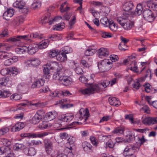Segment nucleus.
Instances as JSON below:
<instances>
[{
  "mask_svg": "<svg viewBox=\"0 0 157 157\" xmlns=\"http://www.w3.org/2000/svg\"><path fill=\"white\" fill-rule=\"evenodd\" d=\"M43 68V71L44 75H47L48 77H47V78H48L50 76V70H52V71H56L57 73H60L61 71H64L61 65L59 64L58 62L54 61L48 62L44 66Z\"/></svg>",
  "mask_w": 157,
  "mask_h": 157,
  "instance_id": "1",
  "label": "nucleus"
},
{
  "mask_svg": "<svg viewBox=\"0 0 157 157\" xmlns=\"http://www.w3.org/2000/svg\"><path fill=\"white\" fill-rule=\"evenodd\" d=\"M129 15L127 14H123L121 17L117 18V22L125 30H130L133 27V22L128 19Z\"/></svg>",
  "mask_w": 157,
  "mask_h": 157,
  "instance_id": "2",
  "label": "nucleus"
},
{
  "mask_svg": "<svg viewBox=\"0 0 157 157\" xmlns=\"http://www.w3.org/2000/svg\"><path fill=\"white\" fill-rule=\"evenodd\" d=\"M63 71L54 74L53 78L55 80H58L60 82L65 86H69L73 82L72 79L70 76L63 75Z\"/></svg>",
  "mask_w": 157,
  "mask_h": 157,
  "instance_id": "3",
  "label": "nucleus"
},
{
  "mask_svg": "<svg viewBox=\"0 0 157 157\" xmlns=\"http://www.w3.org/2000/svg\"><path fill=\"white\" fill-rule=\"evenodd\" d=\"M12 46L9 45L7 43H0V59H2L10 58L12 56L11 53H6L4 51H9L12 49Z\"/></svg>",
  "mask_w": 157,
  "mask_h": 157,
  "instance_id": "4",
  "label": "nucleus"
},
{
  "mask_svg": "<svg viewBox=\"0 0 157 157\" xmlns=\"http://www.w3.org/2000/svg\"><path fill=\"white\" fill-rule=\"evenodd\" d=\"M86 86L88 88L80 89L78 90L79 93L84 95H89L93 94L94 91L97 92L99 88L98 86L92 83H87Z\"/></svg>",
  "mask_w": 157,
  "mask_h": 157,
  "instance_id": "5",
  "label": "nucleus"
},
{
  "mask_svg": "<svg viewBox=\"0 0 157 157\" xmlns=\"http://www.w3.org/2000/svg\"><path fill=\"white\" fill-rule=\"evenodd\" d=\"M32 38H37L41 39L43 37L42 35H40L37 33H35L31 34L30 35H23V36H14L13 37H11L10 38V40L12 41H19L21 40H29V36Z\"/></svg>",
  "mask_w": 157,
  "mask_h": 157,
  "instance_id": "6",
  "label": "nucleus"
},
{
  "mask_svg": "<svg viewBox=\"0 0 157 157\" xmlns=\"http://www.w3.org/2000/svg\"><path fill=\"white\" fill-rule=\"evenodd\" d=\"M112 66V62L108 59H105L98 64V68L101 72H105L109 70Z\"/></svg>",
  "mask_w": 157,
  "mask_h": 157,
  "instance_id": "7",
  "label": "nucleus"
},
{
  "mask_svg": "<svg viewBox=\"0 0 157 157\" xmlns=\"http://www.w3.org/2000/svg\"><path fill=\"white\" fill-rule=\"evenodd\" d=\"M75 138L71 136L68 140V142L66 144V147L65 149V152L67 154V157H73L74 154L72 151V146L75 141Z\"/></svg>",
  "mask_w": 157,
  "mask_h": 157,
  "instance_id": "8",
  "label": "nucleus"
},
{
  "mask_svg": "<svg viewBox=\"0 0 157 157\" xmlns=\"http://www.w3.org/2000/svg\"><path fill=\"white\" fill-rule=\"evenodd\" d=\"M89 115V111L87 109H84L82 108L80 110L79 113L76 115L75 119L78 121H81L84 119L86 121L88 119Z\"/></svg>",
  "mask_w": 157,
  "mask_h": 157,
  "instance_id": "9",
  "label": "nucleus"
},
{
  "mask_svg": "<svg viewBox=\"0 0 157 157\" xmlns=\"http://www.w3.org/2000/svg\"><path fill=\"white\" fill-rule=\"evenodd\" d=\"M44 114V112L43 110H38L32 118V123L33 124H36L39 123L40 120L43 118Z\"/></svg>",
  "mask_w": 157,
  "mask_h": 157,
  "instance_id": "10",
  "label": "nucleus"
},
{
  "mask_svg": "<svg viewBox=\"0 0 157 157\" xmlns=\"http://www.w3.org/2000/svg\"><path fill=\"white\" fill-rule=\"evenodd\" d=\"M143 15L144 19L150 22L153 21L155 18L153 12L149 9L144 10L143 12Z\"/></svg>",
  "mask_w": 157,
  "mask_h": 157,
  "instance_id": "11",
  "label": "nucleus"
},
{
  "mask_svg": "<svg viewBox=\"0 0 157 157\" xmlns=\"http://www.w3.org/2000/svg\"><path fill=\"white\" fill-rule=\"evenodd\" d=\"M62 19L61 16H56L54 18H50V17L48 16V17L45 16L41 19L40 22L42 24H45L46 23H48L49 25H51L54 22H55L58 20H60Z\"/></svg>",
  "mask_w": 157,
  "mask_h": 157,
  "instance_id": "12",
  "label": "nucleus"
},
{
  "mask_svg": "<svg viewBox=\"0 0 157 157\" xmlns=\"http://www.w3.org/2000/svg\"><path fill=\"white\" fill-rule=\"evenodd\" d=\"M38 44L35 43H32L26 45L25 47L27 48L26 49V52L30 55L34 54L38 50Z\"/></svg>",
  "mask_w": 157,
  "mask_h": 157,
  "instance_id": "13",
  "label": "nucleus"
},
{
  "mask_svg": "<svg viewBox=\"0 0 157 157\" xmlns=\"http://www.w3.org/2000/svg\"><path fill=\"white\" fill-rule=\"evenodd\" d=\"M128 62V63L130 64V67L129 68L130 69L135 72H139V69L137 67V63L134 60L132 61L129 59V61L128 60H125L124 61L125 63H126Z\"/></svg>",
  "mask_w": 157,
  "mask_h": 157,
  "instance_id": "14",
  "label": "nucleus"
},
{
  "mask_svg": "<svg viewBox=\"0 0 157 157\" xmlns=\"http://www.w3.org/2000/svg\"><path fill=\"white\" fill-rule=\"evenodd\" d=\"M74 115L72 113H68L59 116V119L62 122H69L74 118Z\"/></svg>",
  "mask_w": 157,
  "mask_h": 157,
  "instance_id": "15",
  "label": "nucleus"
},
{
  "mask_svg": "<svg viewBox=\"0 0 157 157\" xmlns=\"http://www.w3.org/2000/svg\"><path fill=\"white\" fill-rule=\"evenodd\" d=\"M145 125H151L157 123V117H147L144 118L142 121Z\"/></svg>",
  "mask_w": 157,
  "mask_h": 157,
  "instance_id": "16",
  "label": "nucleus"
},
{
  "mask_svg": "<svg viewBox=\"0 0 157 157\" xmlns=\"http://www.w3.org/2000/svg\"><path fill=\"white\" fill-rule=\"evenodd\" d=\"M135 139L136 140V143L140 146L147 141V140L145 138L144 136L142 134H140L136 135L135 136Z\"/></svg>",
  "mask_w": 157,
  "mask_h": 157,
  "instance_id": "17",
  "label": "nucleus"
},
{
  "mask_svg": "<svg viewBox=\"0 0 157 157\" xmlns=\"http://www.w3.org/2000/svg\"><path fill=\"white\" fill-rule=\"evenodd\" d=\"M57 115V113L55 111L49 112L46 113L43 118L45 121H50L54 119Z\"/></svg>",
  "mask_w": 157,
  "mask_h": 157,
  "instance_id": "18",
  "label": "nucleus"
},
{
  "mask_svg": "<svg viewBox=\"0 0 157 157\" xmlns=\"http://www.w3.org/2000/svg\"><path fill=\"white\" fill-rule=\"evenodd\" d=\"M25 124L23 122H17L14 125L12 126L11 131L12 132H18L23 128L25 126Z\"/></svg>",
  "mask_w": 157,
  "mask_h": 157,
  "instance_id": "19",
  "label": "nucleus"
},
{
  "mask_svg": "<svg viewBox=\"0 0 157 157\" xmlns=\"http://www.w3.org/2000/svg\"><path fill=\"white\" fill-rule=\"evenodd\" d=\"M135 6L132 1L125 2L123 6V8L125 11L132 12V10L134 9Z\"/></svg>",
  "mask_w": 157,
  "mask_h": 157,
  "instance_id": "20",
  "label": "nucleus"
},
{
  "mask_svg": "<svg viewBox=\"0 0 157 157\" xmlns=\"http://www.w3.org/2000/svg\"><path fill=\"white\" fill-rule=\"evenodd\" d=\"M44 83V80L42 78L37 79L32 84L31 87L32 88H39L43 86Z\"/></svg>",
  "mask_w": 157,
  "mask_h": 157,
  "instance_id": "21",
  "label": "nucleus"
},
{
  "mask_svg": "<svg viewBox=\"0 0 157 157\" xmlns=\"http://www.w3.org/2000/svg\"><path fill=\"white\" fill-rule=\"evenodd\" d=\"M11 86V82L8 78H2L0 80V87L3 86L10 87Z\"/></svg>",
  "mask_w": 157,
  "mask_h": 157,
  "instance_id": "22",
  "label": "nucleus"
},
{
  "mask_svg": "<svg viewBox=\"0 0 157 157\" xmlns=\"http://www.w3.org/2000/svg\"><path fill=\"white\" fill-rule=\"evenodd\" d=\"M60 104L62 105L63 107H66L67 108H70L73 106L72 104H69L68 103V100L67 99H63L57 101L56 104Z\"/></svg>",
  "mask_w": 157,
  "mask_h": 157,
  "instance_id": "23",
  "label": "nucleus"
},
{
  "mask_svg": "<svg viewBox=\"0 0 157 157\" xmlns=\"http://www.w3.org/2000/svg\"><path fill=\"white\" fill-rule=\"evenodd\" d=\"M44 147L46 153L48 154L51 153L52 151V144L48 141H45Z\"/></svg>",
  "mask_w": 157,
  "mask_h": 157,
  "instance_id": "24",
  "label": "nucleus"
},
{
  "mask_svg": "<svg viewBox=\"0 0 157 157\" xmlns=\"http://www.w3.org/2000/svg\"><path fill=\"white\" fill-rule=\"evenodd\" d=\"M108 101L109 104L118 107L120 104V101L116 98L110 97L109 98Z\"/></svg>",
  "mask_w": 157,
  "mask_h": 157,
  "instance_id": "25",
  "label": "nucleus"
},
{
  "mask_svg": "<svg viewBox=\"0 0 157 157\" xmlns=\"http://www.w3.org/2000/svg\"><path fill=\"white\" fill-rule=\"evenodd\" d=\"M25 2L22 0H17L13 4V6L20 9L25 7Z\"/></svg>",
  "mask_w": 157,
  "mask_h": 157,
  "instance_id": "26",
  "label": "nucleus"
},
{
  "mask_svg": "<svg viewBox=\"0 0 157 157\" xmlns=\"http://www.w3.org/2000/svg\"><path fill=\"white\" fill-rule=\"evenodd\" d=\"M61 52L59 50L57 49H52L49 51L48 55L50 58L57 57V56Z\"/></svg>",
  "mask_w": 157,
  "mask_h": 157,
  "instance_id": "27",
  "label": "nucleus"
},
{
  "mask_svg": "<svg viewBox=\"0 0 157 157\" xmlns=\"http://www.w3.org/2000/svg\"><path fill=\"white\" fill-rule=\"evenodd\" d=\"M98 55L99 57L106 56L109 54V52L106 48H101L98 50Z\"/></svg>",
  "mask_w": 157,
  "mask_h": 157,
  "instance_id": "28",
  "label": "nucleus"
},
{
  "mask_svg": "<svg viewBox=\"0 0 157 157\" xmlns=\"http://www.w3.org/2000/svg\"><path fill=\"white\" fill-rule=\"evenodd\" d=\"M14 12L13 9H8L5 12L3 15V17L6 20H8L9 18L13 16Z\"/></svg>",
  "mask_w": 157,
  "mask_h": 157,
  "instance_id": "29",
  "label": "nucleus"
},
{
  "mask_svg": "<svg viewBox=\"0 0 157 157\" xmlns=\"http://www.w3.org/2000/svg\"><path fill=\"white\" fill-rule=\"evenodd\" d=\"M131 145H129L126 147L123 152V155L124 156H129L133 154Z\"/></svg>",
  "mask_w": 157,
  "mask_h": 157,
  "instance_id": "30",
  "label": "nucleus"
},
{
  "mask_svg": "<svg viewBox=\"0 0 157 157\" xmlns=\"http://www.w3.org/2000/svg\"><path fill=\"white\" fill-rule=\"evenodd\" d=\"M49 44V41L48 40H43L38 44V48L40 49H45L47 47Z\"/></svg>",
  "mask_w": 157,
  "mask_h": 157,
  "instance_id": "31",
  "label": "nucleus"
},
{
  "mask_svg": "<svg viewBox=\"0 0 157 157\" xmlns=\"http://www.w3.org/2000/svg\"><path fill=\"white\" fill-rule=\"evenodd\" d=\"M21 105L22 106H25L27 105L28 106H34V108L37 107L40 104L38 102L35 103L34 101H26L25 102L22 103L21 104Z\"/></svg>",
  "mask_w": 157,
  "mask_h": 157,
  "instance_id": "32",
  "label": "nucleus"
},
{
  "mask_svg": "<svg viewBox=\"0 0 157 157\" xmlns=\"http://www.w3.org/2000/svg\"><path fill=\"white\" fill-rule=\"evenodd\" d=\"M57 60L61 62H64L66 61L67 59V57L66 55L63 52H60L58 54L57 56Z\"/></svg>",
  "mask_w": 157,
  "mask_h": 157,
  "instance_id": "33",
  "label": "nucleus"
},
{
  "mask_svg": "<svg viewBox=\"0 0 157 157\" xmlns=\"http://www.w3.org/2000/svg\"><path fill=\"white\" fill-rule=\"evenodd\" d=\"M82 147L84 151L87 152H90L92 148V146L90 144L86 141L82 143Z\"/></svg>",
  "mask_w": 157,
  "mask_h": 157,
  "instance_id": "34",
  "label": "nucleus"
},
{
  "mask_svg": "<svg viewBox=\"0 0 157 157\" xmlns=\"http://www.w3.org/2000/svg\"><path fill=\"white\" fill-rule=\"evenodd\" d=\"M27 48L25 46H19L15 48V52L18 54H22L26 52Z\"/></svg>",
  "mask_w": 157,
  "mask_h": 157,
  "instance_id": "35",
  "label": "nucleus"
},
{
  "mask_svg": "<svg viewBox=\"0 0 157 157\" xmlns=\"http://www.w3.org/2000/svg\"><path fill=\"white\" fill-rule=\"evenodd\" d=\"M70 7L68 6V3L67 2H65L61 4L60 10L61 13L66 12L68 11Z\"/></svg>",
  "mask_w": 157,
  "mask_h": 157,
  "instance_id": "36",
  "label": "nucleus"
},
{
  "mask_svg": "<svg viewBox=\"0 0 157 157\" xmlns=\"http://www.w3.org/2000/svg\"><path fill=\"white\" fill-rule=\"evenodd\" d=\"M110 84V81L108 80H104L103 82L98 84H95V85H97L99 87V89L98 90V91H99L101 88L102 86L105 88L107 87Z\"/></svg>",
  "mask_w": 157,
  "mask_h": 157,
  "instance_id": "37",
  "label": "nucleus"
},
{
  "mask_svg": "<svg viewBox=\"0 0 157 157\" xmlns=\"http://www.w3.org/2000/svg\"><path fill=\"white\" fill-rule=\"evenodd\" d=\"M38 135V133H28L21 134V136L22 137H29L31 138H35L37 137L39 138Z\"/></svg>",
  "mask_w": 157,
  "mask_h": 157,
  "instance_id": "38",
  "label": "nucleus"
},
{
  "mask_svg": "<svg viewBox=\"0 0 157 157\" xmlns=\"http://www.w3.org/2000/svg\"><path fill=\"white\" fill-rule=\"evenodd\" d=\"M124 128L123 127H118L115 128L112 132L117 134H123L124 131Z\"/></svg>",
  "mask_w": 157,
  "mask_h": 157,
  "instance_id": "39",
  "label": "nucleus"
},
{
  "mask_svg": "<svg viewBox=\"0 0 157 157\" xmlns=\"http://www.w3.org/2000/svg\"><path fill=\"white\" fill-rule=\"evenodd\" d=\"M64 27L65 24L64 23H59L53 26V30L61 31L64 28Z\"/></svg>",
  "mask_w": 157,
  "mask_h": 157,
  "instance_id": "40",
  "label": "nucleus"
},
{
  "mask_svg": "<svg viewBox=\"0 0 157 157\" xmlns=\"http://www.w3.org/2000/svg\"><path fill=\"white\" fill-rule=\"evenodd\" d=\"M25 148V146L22 144L17 143L15 144L13 147V149L16 151L22 150Z\"/></svg>",
  "mask_w": 157,
  "mask_h": 157,
  "instance_id": "41",
  "label": "nucleus"
},
{
  "mask_svg": "<svg viewBox=\"0 0 157 157\" xmlns=\"http://www.w3.org/2000/svg\"><path fill=\"white\" fill-rule=\"evenodd\" d=\"M25 17V16L21 15L18 16L15 19L16 24L17 25H19L20 24L22 23L24 21V19Z\"/></svg>",
  "mask_w": 157,
  "mask_h": 157,
  "instance_id": "42",
  "label": "nucleus"
},
{
  "mask_svg": "<svg viewBox=\"0 0 157 157\" xmlns=\"http://www.w3.org/2000/svg\"><path fill=\"white\" fill-rule=\"evenodd\" d=\"M96 50L95 49H92L91 48H89L85 52V54L87 56H92L96 53Z\"/></svg>",
  "mask_w": 157,
  "mask_h": 157,
  "instance_id": "43",
  "label": "nucleus"
},
{
  "mask_svg": "<svg viewBox=\"0 0 157 157\" xmlns=\"http://www.w3.org/2000/svg\"><path fill=\"white\" fill-rule=\"evenodd\" d=\"M73 63L74 65L76 67L75 70L76 73L78 75H81L82 74L83 71L82 68L79 67L78 64L77 63H75L74 62Z\"/></svg>",
  "mask_w": 157,
  "mask_h": 157,
  "instance_id": "44",
  "label": "nucleus"
},
{
  "mask_svg": "<svg viewBox=\"0 0 157 157\" xmlns=\"http://www.w3.org/2000/svg\"><path fill=\"white\" fill-rule=\"evenodd\" d=\"M32 66L36 67L40 64V62L37 58H30Z\"/></svg>",
  "mask_w": 157,
  "mask_h": 157,
  "instance_id": "45",
  "label": "nucleus"
},
{
  "mask_svg": "<svg viewBox=\"0 0 157 157\" xmlns=\"http://www.w3.org/2000/svg\"><path fill=\"white\" fill-rule=\"evenodd\" d=\"M61 122H63L61 120L59 119V117L58 119L56 120L55 122L52 124V126L54 128L56 129H58L59 128H60L62 126V124Z\"/></svg>",
  "mask_w": 157,
  "mask_h": 157,
  "instance_id": "46",
  "label": "nucleus"
},
{
  "mask_svg": "<svg viewBox=\"0 0 157 157\" xmlns=\"http://www.w3.org/2000/svg\"><path fill=\"white\" fill-rule=\"evenodd\" d=\"M109 27L110 29L113 31H116L118 28L117 25L114 23L113 21L112 20L109 22Z\"/></svg>",
  "mask_w": 157,
  "mask_h": 157,
  "instance_id": "47",
  "label": "nucleus"
},
{
  "mask_svg": "<svg viewBox=\"0 0 157 157\" xmlns=\"http://www.w3.org/2000/svg\"><path fill=\"white\" fill-rule=\"evenodd\" d=\"M62 52L65 54L70 53L72 52V48L69 46H65L63 47L62 48Z\"/></svg>",
  "mask_w": 157,
  "mask_h": 157,
  "instance_id": "48",
  "label": "nucleus"
},
{
  "mask_svg": "<svg viewBox=\"0 0 157 157\" xmlns=\"http://www.w3.org/2000/svg\"><path fill=\"white\" fill-rule=\"evenodd\" d=\"M10 152L9 147H0V155L6 154Z\"/></svg>",
  "mask_w": 157,
  "mask_h": 157,
  "instance_id": "49",
  "label": "nucleus"
},
{
  "mask_svg": "<svg viewBox=\"0 0 157 157\" xmlns=\"http://www.w3.org/2000/svg\"><path fill=\"white\" fill-rule=\"evenodd\" d=\"M28 155L30 156L34 155L36 152V150L34 148L31 147L27 149Z\"/></svg>",
  "mask_w": 157,
  "mask_h": 157,
  "instance_id": "50",
  "label": "nucleus"
},
{
  "mask_svg": "<svg viewBox=\"0 0 157 157\" xmlns=\"http://www.w3.org/2000/svg\"><path fill=\"white\" fill-rule=\"evenodd\" d=\"M150 98L151 97L149 96L146 97V99L148 103L150 105H152L154 108L157 109V100L155 101H151L150 100Z\"/></svg>",
  "mask_w": 157,
  "mask_h": 157,
  "instance_id": "51",
  "label": "nucleus"
},
{
  "mask_svg": "<svg viewBox=\"0 0 157 157\" xmlns=\"http://www.w3.org/2000/svg\"><path fill=\"white\" fill-rule=\"evenodd\" d=\"M143 8L141 4H138L135 11V14L138 15H140L142 12Z\"/></svg>",
  "mask_w": 157,
  "mask_h": 157,
  "instance_id": "52",
  "label": "nucleus"
},
{
  "mask_svg": "<svg viewBox=\"0 0 157 157\" xmlns=\"http://www.w3.org/2000/svg\"><path fill=\"white\" fill-rule=\"evenodd\" d=\"M111 21L110 20L109 21L106 17H103L100 20L101 23L105 27H108L109 26V22Z\"/></svg>",
  "mask_w": 157,
  "mask_h": 157,
  "instance_id": "53",
  "label": "nucleus"
},
{
  "mask_svg": "<svg viewBox=\"0 0 157 157\" xmlns=\"http://www.w3.org/2000/svg\"><path fill=\"white\" fill-rule=\"evenodd\" d=\"M41 3L39 1H34L31 5V8L33 9H36L41 6Z\"/></svg>",
  "mask_w": 157,
  "mask_h": 157,
  "instance_id": "54",
  "label": "nucleus"
},
{
  "mask_svg": "<svg viewBox=\"0 0 157 157\" xmlns=\"http://www.w3.org/2000/svg\"><path fill=\"white\" fill-rule=\"evenodd\" d=\"M49 38L52 40L55 41L61 39V37L59 34H54L50 36Z\"/></svg>",
  "mask_w": 157,
  "mask_h": 157,
  "instance_id": "55",
  "label": "nucleus"
},
{
  "mask_svg": "<svg viewBox=\"0 0 157 157\" xmlns=\"http://www.w3.org/2000/svg\"><path fill=\"white\" fill-rule=\"evenodd\" d=\"M135 137L130 132H129L128 134L126 136V141L128 142H130Z\"/></svg>",
  "mask_w": 157,
  "mask_h": 157,
  "instance_id": "56",
  "label": "nucleus"
},
{
  "mask_svg": "<svg viewBox=\"0 0 157 157\" xmlns=\"http://www.w3.org/2000/svg\"><path fill=\"white\" fill-rule=\"evenodd\" d=\"M1 142L5 146V147H9L11 143L10 141L8 139L5 138L2 139Z\"/></svg>",
  "mask_w": 157,
  "mask_h": 157,
  "instance_id": "57",
  "label": "nucleus"
},
{
  "mask_svg": "<svg viewBox=\"0 0 157 157\" xmlns=\"http://www.w3.org/2000/svg\"><path fill=\"white\" fill-rule=\"evenodd\" d=\"M9 68L10 73L13 74L17 75L18 73V69L16 67H13Z\"/></svg>",
  "mask_w": 157,
  "mask_h": 157,
  "instance_id": "58",
  "label": "nucleus"
},
{
  "mask_svg": "<svg viewBox=\"0 0 157 157\" xmlns=\"http://www.w3.org/2000/svg\"><path fill=\"white\" fill-rule=\"evenodd\" d=\"M10 98L11 100L17 101L20 99L21 98V97L20 94H14L13 95H11L10 97Z\"/></svg>",
  "mask_w": 157,
  "mask_h": 157,
  "instance_id": "59",
  "label": "nucleus"
},
{
  "mask_svg": "<svg viewBox=\"0 0 157 157\" xmlns=\"http://www.w3.org/2000/svg\"><path fill=\"white\" fill-rule=\"evenodd\" d=\"M0 73L2 75L4 76L10 74V72L9 68L7 67L2 69L1 70Z\"/></svg>",
  "mask_w": 157,
  "mask_h": 157,
  "instance_id": "60",
  "label": "nucleus"
},
{
  "mask_svg": "<svg viewBox=\"0 0 157 157\" xmlns=\"http://www.w3.org/2000/svg\"><path fill=\"white\" fill-rule=\"evenodd\" d=\"M9 131V128L7 127H3L0 129V136L4 135Z\"/></svg>",
  "mask_w": 157,
  "mask_h": 157,
  "instance_id": "61",
  "label": "nucleus"
},
{
  "mask_svg": "<svg viewBox=\"0 0 157 157\" xmlns=\"http://www.w3.org/2000/svg\"><path fill=\"white\" fill-rule=\"evenodd\" d=\"M11 94L10 92L7 90H4L2 91L1 98H6L9 97Z\"/></svg>",
  "mask_w": 157,
  "mask_h": 157,
  "instance_id": "62",
  "label": "nucleus"
},
{
  "mask_svg": "<svg viewBox=\"0 0 157 157\" xmlns=\"http://www.w3.org/2000/svg\"><path fill=\"white\" fill-rule=\"evenodd\" d=\"M131 146L132 147L133 153L134 152H138L139 151L140 149V146L136 143Z\"/></svg>",
  "mask_w": 157,
  "mask_h": 157,
  "instance_id": "63",
  "label": "nucleus"
},
{
  "mask_svg": "<svg viewBox=\"0 0 157 157\" xmlns=\"http://www.w3.org/2000/svg\"><path fill=\"white\" fill-rule=\"evenodd\" d=\"M90 140L93 145L95 146L98 145V140L96 138L93 136H91L90 137Z\"/></svg>",
  "mask_w": 157,
  "mask_h": 157,
  "instance_id": "64",
  "label": "nucleus"
}]
</instances>
